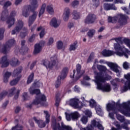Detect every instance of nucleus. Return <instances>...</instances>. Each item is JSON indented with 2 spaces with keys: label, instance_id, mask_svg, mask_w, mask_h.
Masks as SVG:
<instances>
[{
  "label": "nucleus",
  "instance_id": "obj_3",
  "mask_svg": "<svg viewBox=\"0 0 130 130\" xmlns=\"http://www.w3.org/2000/svg\"><path fill=\"white\" fill-rule=\"evenodd\" d=\"M21 30L25 31V32H21L20 36L21 38H25L28 34V29H27V27H24V22L22 20H19L15 28L12 30L11 34L12 35L18 34Z\"/></svg>",
  "mask_w": 130,
  "mask_h": 130
},
{
  "label": "nucleus",
  "instance_id": "obj_42",
  "mask_svg": "<svg viewBox=\"0 0 130 130\" xmlns=\"http://www.w3.org/2000/svg\"><path fill=\"white\" fill-rule=\"evenodd\" d=\"M80 121L83 124H87V122H88V117L85 115L82 116L80 119Z\"/></svg>",
  "mask_w": 130,
  "mask_h": 130
},
{
  "label": "nucleus",
  "instance_id": "obj_14",
  "mask_svg": "<svg viewBox=\"0 0 130 130\" xmlns=\"http://www.w3.org/2000/svg\"><path fill=\"white\" fill-rule=\"evenodd\" d=\"M66 119L68 121H71V120L74 121L78 120L79 118L81 117V114H80L78 111H75L71 113L70 114H67L65 113Z\"/></svg>",
  "mask_w": 130,
  "mask_h": 130
},
{
  "label": "nucleus",
  "instance_id": "obj_48",
  "mask_svg": "<svg viewBox=\"0 0 130 130\" xmlns=\"http://www.w3.org/2000/svg\"><path fill=\"white\" fill-rule=\"evenodd\" d=\"M11 6H12V2L8 1L4 3L3 9H8V8H9V7H11Z\"/></svg>",
  "mask_w": 130,
  "mask_h": 130
},
{
  "label": "nucleus",
  "instance_id": "obj_38",
  "mask_svg": "<svg viewBox=\"0 0 130 130\" xmlns=\"http://www.w3.org/2000/svg\"><path fill=\"white\" fill-rule=\"evenodd\" d=\"M78 47V42L75 41L72 44L70 45V47L69 48V50L70 51L76 50Z\"/></svg>",
  "mask_w": 130,
  "mask_h": 130
},
{
  "label": "nucleus",
  "instance_id": "obj_57",
  "mask_svg": "<svg viewBox=\"0 0 130 130\" xmlns=\"http://www.w3.org/2000/svg\"><path fill=\"white\" fill-rule=\"evenodd\" d=\"M84 113L85 115H87V116H89V117H90L92 116V112L89 110H85L84 111Z\"/></svg>",
  "mask_w": 130,
  "mask_h": 130
},
{
  "label": "nucleus",
  "instance_id": "obj_37",
  "mask_svg": "<svg viewBox=\"0 0 130 130\" xmlns=\"http://www.w3.org/2000/svg\"><path fill=\"white\" fill-rule=\"evenodd\" d=\"M72 16L75 20H78L81 18V14L76 10L73 11Z\"/></svg>",
  "mask_w": 130,
  "mask_h": 130
},
{
  "label": "nucleus",
  "instance_id": "obj_32",
  "mask_svg": "<svg viewBox=\"0 0 130 130\" xmlns=\"http://www.w3.org/2000/svg\"><path fill=\"white\" fill-rule=\"evenodd\" d=\"M95 109L98 115H100V116H102L103 115V112H102V108H101V106L96 104L95 106Z\"/></svg>",
  "mask_w": 130,
  "mask_h": 130
},
{
  "label": "nucleus",
  "instance_id": "obj_62",
  "mask_svg": "<svg viewBox=\"0 0 130 130\" xmlns=\"http://www.w3.org/2000/svg\"><path fill=\"white\" fill-rule=\"evenodd\" d=\"M60 101V98H59V96H56V103L55 105L56 106H58L59 105V102Z\"/></svg>",
  "mask_w": 130,
  "mask_h": 130
},
{
  "label": "nucleus",
  "instance_id": "obj_40",
  "mask_svg": "<svg viewBox=\"0 0 130 130\" xmlns=\"http://www.w3.org/2000/svg\"><path fill=\"white\" fill-rule=\"evenodd\" d=\"M46 8V5L43 4L41 8L39 13V18H40L41 17V16H42L43 14H44V12H45Z\"/></svg>",
  "mask_w": 130,
  "mask_h": 130
},
{
  "label": "nucleus",
  "instance_id": "obj_22",
  "mask_svg": "<svg viewBox=\"0 0 130 130\" xmlns=\"http://www.w3.org/2000/svg\"><path fill=\"white\" fill-rule=\"evenodd\" d=\"M37 15H38V12L34 11L32 12V14L29 16L28 20V26L29 27L33 24V23H34L35 20H36V18H37Z\"/></svg>",
  "mask_w": 130,
  "mask_h": 130
},
{
  "label": "nucleus",
  "instance_id": "obj_52",
  "mask_svg": "<svg viewBox=\"0 0 130 130\" xmlns=\"http://www.w3.org/2000/svg\"><path fill=\"white\" fill-rule=\"evenodd\" d=\"M113 124L116 126L117 129H121V126L120 125V123L116 121H114L113 123Z\"/></svg>",
  "mask_w": 130,
  "mask_h": 130
},
{
  "label": "nucleus",
  "instance_id": "obj_56",
  "mask_svg": "<svg viewBox=\"0 0 130 130\" xmlns=\"http://www.w3.org/2000/svg\"><path fill=\"white\" fill-rule=\"evenodd\" d=\"M5 33L4 28H0V40L4 39V34Z\"/></svg>",
  "mask_w": 130,
  "mask_h": 130
},
{
  "label": "nucleus",
  "instance_id": "obj_43",
  "mask_svg": "<svg viewBox=\"0 0 130 130\" xmlns=\"http://www.w3.org/2000/svg\"><path fill=\"white\" fill-rule=\"evenodd\" d=\"M44 113L45 115L46 123H49V121H50L49 117L50 116L49 115L48 112L47 111H44Z\"/></svg>",
  "mask_w": 130,
  "mask_h": 130
},
{
  "label": "nucleus",
  "instance_id": "obj_6",
  "mask_svg": "<svg viewBox=\"0 0 130 130\" xmlns=\"http://www.w3.org/2000/svg\"><path fill=\"white\" fill-rule=\"evenodd\" d=\"M94 127H98L100 130H104V128L101 124V121L100 120L95 118L93 120L91 121V124L88 125L86 127H80V130H93Z\"/></svg>",
  "mask_w": 130,
  "mask_h": 130
},
{
  "label": "nucleus",
  "instance_id": "obj_59",
  "mask_svg": "<svg viewBox=\"0 0 130 130\" xmlns=\"http://www.w3.org/2000/svg\"><path fill=\"white\" fill-rule=\"evenodd\" d=\"M121 127H122L121 129L123 128L124 129L129 130V128L127 127V124H126V123H124V124H122L121 125Z\"/></svg>",
  "mask_w": 130,
  "mask_h": 130
},
{
  "label": "nucleus",
  "instance_id": "obj_30",
  "mask_svg": "<svg viewBox=\"0 0 130 130\" xmlns=\"http://www.w3.org/2000/svg\"><path fill=\"white\" fill-rule=\"evenodd\" d=\"M15 22H16V20L14 17H10L8 18L6 21L8 28H11V27L15 24Z\"/></svg>",
  "mask_w": 130,
  "mask_h": 130
},
{
  "label": "nucleus",
  "instance_id": "obj_55",
  "mask_svg": "<svg viewBox=\"0 0 130 130\" xmlns=\"http://www.w3.org/2000/svg\"><path fill=\"white\" fill-rule=\"evenodd\" d=\"M120 82H123V79H119V78H115L112 82L111 83L117 84L120 83Z\"/></svg>",
  "mask_w": 130,
  "mask_h": 130
},
{
  "label": "nucleus",
  "instance_id": "obj_20",
  "mask_svg": "<svg viewBox=\"0 0 130 130\" xmlns=\"http://www.w3.org/2000/svg\"><path fill=\"white\" fill-rule=\"evenodd\" d=\"M0 64H1V68L9 67L10 61H9L7 56H4L0 59Z\"/></svg>",
  "mask_w": 130,
  "mask_h": 130
},
{
  "label": "nucleus",
  "instance_id": "obj_36",
  "mask_svg": "<svg viewBox=\"0 0 130 130\" xmlns=\"http://www.w3.org/2000/svg\"><path fill=\"white\" fill-rule=\"evenodd\" d=\"M29 91L30 94H31V95H34V94H36V95H39V94H40V90L38 89L34 90L33 87H31L29 88Z\"/></svg>",
  "mask_w": 130,
  "mask_h": 130
},
{
  "label": "nucleus",
  "instance_id": "obj_8",
  "mask_svg": "<svg viewBox=\"0 0 130 130\" xmlns=\"http://www.w3.org/2000/svg\"><path fill=\"white\" fill-rule=\"evenodd\" d=\"M127 17L122 14H119L117 16L114 17L109 16L108 18V22L109 23H116L117 20L119 19V22L121 25H125L126 24V19Z\"/></svg>",
  "mask_w": 130,
  "mask_h": 130
},
{
  "label": "nucleus",
  "instance_id": "obj_49",
  "mask_svg": "<svg viewBox=\"0 0 130 130\" xmlns=\"http://www.w3.org/2000/svg\"><path fill=\"white\" fill-rule=\"evenodd\" d=\"M8 95V92L4 91L0 94V101H2L6 95Z\"/></svg>",
  "mask_w": 130,
  "mask_h": 130
},
{
  "label": "nucleus",
  "instance_id": "obj_1",
  "mask_svg": "<svg viewBox=\"0 0 130 130\" xmlns=\"http://www.w3.org/2000/svg\"><path fill=\"white\" fill-rule=\"evenodd\" d=\"M117 44H114V48L115 52L109 50H104L102 52V55L104 56L108 57L111 55L116 54L118 56H125L126 58H128V55H130V51L124 46H121L120 44H122L121 38L115 39Z\"/></svg>",
  "mask_w": 130,
  "mask_h": 130
},
{
  "label": "nucleus",
  "instance_id": "obj_4",
  "mask_svg": "<svg viewBox=\"0 0 130 130\" xmlns=\"http://www.w3.org/2000/svg\"><path fill=\"white\" fill-rule=\"evenodd\" d=\"M120 100L116 103L117 106H119V111L126 116H130V101L123 103L121 105L119 104Z\"/></svg>",
  "mask_w": 130,
  "mask_h": 130
},
{
  "label": "nucleus",
  "instance_id": "obj_9",
  "mask_svg": "<svg viewBox=\"0 0 130 130\" xmlns=\"http://www.w3.org/2000/svg\"><path fill=\"white\" fill-rule=\"evenodd\" d=\"M52 127L54 130H73L71 126L66 125L63 122L61 123V127L59 123L56 122L55 119H53L52 122Z\"/></svg>",
  "mask_w": 130,
  "mask_h": 130
},
{
  "label": "nucleus",
  "instance_id": "obj_58",
  "mask_svg": "<svg viewBox=\"0 0 130 130\" xmlns=\"http://www.w3.org/2000/svg\"><path fill=\"white\" fill-rule=\"evenodd\" d=\"M29 96H28V94L26 92H24L22 94V99L25 101L26 100H28Z\"/></svg>",
  "mask_w": 130,
  "mask_h": 130
},
{
  "label": "nucleus",
  "instance_id": "obj_29",
  "mask_svg": "<svg viewBox=\"0 0 130 130\" xmlns=\"http://www.w3.org/2000/svg\"><path fill=\"white\" fill-rule=\"evenodd\" d=\"M34 120L36 122V123L38 124V125L39 127H41V128H42V127H45V123L43 122L42 120H39L37 119V117H34L33 118Z\"/></svg>",
  "mask_w": 130,
  "mask_h": 130
},
{
  "label": "nucleus",
  "instance_id": "obj_10",
  "mask_svg": "<svg viewBox=\"0 0 130 130\" xmlns=\"http://www.w3.org/2000/svg\"><path fill=\"white\" fill-rule=\"evenodd\" d=\"M67 103L68 105H70L72 107L77 109H80L82 108L83 106H85V104L81 103L80 99H79L78 97L70 99L67 102Z\"/></svg>",
  "mask_w": 130,
  "mask_h": 130
},
{
  "label": "nucleus",
  "instance_id": "obj_23",
  "mask_svg": "<svg viewBox=\"0 0 130 130\" xmlns=\"http://www.w3.org/2000/svg\"><path fill=\"white\" fill-rule=\"evenodd\" d=\"M70 14H71V10L70 8L66 7L64 10L63 13V20L65 21V22H67V21L69 20V19L70 18Z\"/></svg>",
  "mask_w": 130,
  "mask_h": 130
},
{
  "label": "nucleus",
  "instance_id": "obj_25",
  "mask_svg": "<svg viewBox=\"0 0 130 130\" xmlns=\"http://www.w3.org/2000/svg\"><path fill=\"white\" fill-rule=\"evenodd\" d=\"M50 25L51 27H54V28H57L59 27V25H60V22L57 20L56 18H53L52 19L50 22Z\"/></svg>",
  "mask_w": 130,
  "mask_h": 130
},
{
  "label": "nucleus",
  "instance_id": "obj_54",
  "mask_svg": "<svg viewBox=\"0 0 130 130\" xmlns=\"http://www.w3.org/2000/svg\"><path fill=\"white\" fill-rule=\"evenodd\" d=\"M80 4V2L78 0L74 1L71 4V6L73 7V8H75L76 7H77V6H79V4Z\"/></svg>",
  "mask_w": 130,
  "mask_h": 130
},
{
  "label": "nucleus",
  "instance_id": "obj_16",
  "mask_svg": "<svg viewBox=\"0 0 130 130\" xmlns=\"http://www.w3.org/2000/svg\"><path fill=\"white\" fill-rule=\"evenodd\" d=\"M124 78L127 80L126 83H125L123 87L121 88V92L123 93V92H126L128 90H130V73H127L124 75Z\"/></svg>",
  "mask_w": 130,
  "mask_h": 130
},
{
  "label": "nucleus",
  "instance_id": "obj_27",
  "mask_svg": "<svg viewBox=\"0 0 130 130\" xmlns=\"http://www.w3.org/2000/svg\"><path fill=\"white\" fill-rule=\"evenodd\" d=\"M104 8L106 11H109V10H114L116 11L117 8L113 4H105Z\"/></svg>",
  "mask_w": 130,
  "mask_h": 130
},
{
  "label": "nucleus",
  "instance_id": "obj_2",
  "mask_svg": "<svg viewBox=\"0 0 130 130\" xmlns=\"http://www.w3.org/2000/svg\"><path fill=\"white\" fill-rule=\"evenodd\" d=\"M111 77L109 75H104L103 73H98L95 77L94 82L96 83L97 86L96 89L100 90L102 92H110L111 91V86L109 83H105L103 85L104 83H105L106 81H108L111 79Z\"/></svg>",
  "mask_w": 130,
  "mask_h": 130
},
{
  "label": "nucleus",
  "instance_id": "obj_46",
  "mask_svg": "<svg viewBox=\"0 0 130 130\" xmlns=\"http://www.w3.org/2000/svg\"><path fill=\"white\" fill-rule=\"evenodd\" d=\"M37 36H38V35H37V34L32 33L31 36L28 39V41L29 42H33V41L35 40V38H36Z\"/></svg>",
  "mask_w": 130,
  "mask_h": 130
},
{
  "label": "nucleus",
  "instance_id": "obj_18",
  "mask_svg": "<svg viewBox=\"0 0 130 130\" xmlns=\"http://www.w3.org/2000/svg\"><path fill=\"white\" fill-rule=\"evenodd\" d=\"M44 43H45V42L42 41L39 43L36 44L35 45L34 50V53L35 54H38V53L41 52V51L42 50V46L44 45Z\"/></svg>",
  "mask_w": 130,
  "mask_h": 130
},
{
  "label": "nucleus",
  "instance_id": "obj_53",
  "mask_svg": "<svg viewBox=\"0 0 130 130\" xmlns=\"http://www.w3.org/2000/svg\"><path fill=\"white\" fill-rule=\"evenodd\" d=\"M33 78H34V73H31L28 77L27 79V84H30L33 81Z\"/></svg>",
  "mask_w": 130,
  "mask_h": 130
},
{
  "label": "nucleus",
  "instance_id": "obj_50",
  "mask_svg": "<svg viewBox=\"0 0 130 130\" xmlns=\"http://www.w3.org/2000/svg\"><path fill=\"white\" fill-rule=\"evenodd\" d=\"M47 11L48 13L50 14L51 15H52V14L54 13V11H53V8H52V7H51V6H48L47 7Z\"/></svg>",
  "mask_w": 130,
  "mask_h": 130
},
{
  "label": "nucleus",
  "instance_id": "obj_45",
  "mask_svg": "<svg viewBox=\"0 0 130 130\" xmlns=\"http://www.w3.org/2000/svg\"><path fill=\"white\" fill-rule=\"evenodd\" d=\"M57 48L58 49H63V48H64L63 43L60 41H58L57 42Z\"/></svg>",
  "mask_w": 130,
  "mask_h": 130
},
{
  "label": "nucleus",
  "instance_id": "obj_19",
  "mask_svg": "<svg viewBox=\"0 0 130 130\" xmlns=\"http://www.w3.org/2000/svg\"><path fill=\"white\" fill-rule=\"evenodd\" d=\"M97 19L96 15L94 14H89L87 15L84 20L85 24H93Z\"/></svg>",
  "mask_w": 130,
  "mask_h": 130
},
{
  "label": "nucleus",
  "instance_id": "obj_60",
  "mask_svg": "<svg viewBox=\"0 0 130 130\" xmlns=\"http://www.w3.org/2000/svg\"><path fill=\"white\" fill-rule=\"evenodd\" d=\"M20 90H17V91L16 93H15V95L14 97V99H15V100H17V99H18V98H19V95L20 94Z\"/></svg>",
  "mask_w": 130,
  "mask_h": 130
},
{
  "label": "nucleus",
  "instance_id": "obj_33",
  "mask_svg": "<svg viewBox=\"0 0 130 130\" xmlns=\"http://www.w3.org/2000/svg\"><path fill=\"white\" fill-rule=\"evenodd\" d=\"M11 76H12L11 72H7L4 74L3 75L4 83H8L9 82V79H10Z\"/></svg>",
  "mask_w": 130,
  "mask_h": 130
},
{
  "label": "nucleus",
  "instance_id": "obj_7",
  "mask_svg": "<svg viewBox=\"0 0 130 130\" xmlns=\"http://www.w3.org/2000/svg\"><path fill=\"white\" fill-rule=\"evenodd\" d=\"M16 44V41L14 39H11L6 42L5 44L2 45L1 49H0V52L3 54H8L10 52L11 47Z\"/></svg>",
  "mask_w": 130,
  "mask_h": 130
},
{
  "label": "nucleus",
  "instance_id": "obj_61",
  "mask_svg": "<svg viewBox=\"0 0 130 130\" xmlns=\"http://www.w3.org/2000/svg\"><path fill=\"white\" fill-rule=\"evenodd\" d=\"M23 127L22 126H20L19 125H17L15 126V127H12V130H22V128Z\"/></svg>",
  "mask_w": 130,
  "mask_h": 130
},
{
  "label": "nucleus",
  "instance_id": "obj_47",
  "mask_svg": "<svg viewBox=\"0 0 130 130\" xmlns=\"http://www.w3.org/2000/svg\"><path fill=\"white\" fill-rule=\"evenodd\" d=\"M18 90H20L19 89H17L16 87H13L9 90V93L10 95H14V94H16Z\"/></svg>",
  "mask_w": 130,
  "mask_h": 130
},
{
  "label": "nucleus",
  "instance_id": "obj_31",
  "mask_svg": "<svg viewBox=\"0 0 130 130\" xmlns=\"http://www.w3.org/2000/svg\"><path fill=\"white\" fill-rule=\"evenodd\" d=\"M25 43H26V41H25V40L21 41L22 47L19 50V52L21 53H24V52H27V51H28V47H24V45H25Z\"/></svg>",
  "mask_w": 130,
  "mask_h": 130
},
{
  "label": "nucleus",
  "instance_id": "obj_11",
  "mask_svg": "<svg viewBox=\"0 0 130 130\" xmlns=\"http://www.w3.org/2000/svg\"><path fill=\"white\" fill-rule=\"evenodd\" d=\"M22 71H23V68L22 67H19L14 70L13 77L16 78L10 82V84L11 86H15V85L18 84V82H19L20 79H21V75L20 74L22 73Z\"/></svg>",
  "mask_w": 130,
  "mask_h": 130
},
{
  "label": "nucleus",
  "instance_id": "obj_17",
  "mask_svg": "<svg viewBox=\"0 0 130 130\" xmlns=\"http://www.w3.org/2000/svg\"><path fill=\"white\" fill-rule=\"evenodd\" d=\"M45 101H46V97L45 95L42 94L41 95L39 98H36V100L32 102V104H34L35 105L41 104V105L44 106Z\"/></svg>",
  "mask_w": 130,
  "mask_h": 130
},
{
  "label": "nucleus",
  "instance_id": "obj_34",
  "mask_svg": "<svg viewBox=\"0 0 130 130\" xmlns=\"http://www.w3.org/2000/svg\"><path fill=\"white\" fill-rule=\"evenodd\" d=\"M31 7V10L32 11L34 10H36L37 8L39 7L38 2H37V0H32V2L31 3V5H30Z\"/></svg>",
  "mask_w": 130,
  "mask_h": 130
},
{
  "label": "nucleus",
  "instance_id": "obj_26",
  "mask_svg": "<svg viewBox=\"0 0 130 130\" xmlns=\"http://www.w3.org/2000/svg\"><path fill=\"white\" fill-rule=\"evenodd\" d=\"M107 111H114L115 107V103L114 102H111L107 104Z\"/></svg>",
  "mask_w": 130,
  "mask_h": 130
},
{
  "label": "nucleus",
  "instance_id": "obj_21",
  "mask_svg": "<svg viewBox=\"0 0 130 130\" xmlns=\"http://www.w3.org/2000/svg\"><path fill=\"white\" fill-rule=\"evenodd\" d=\"M98 69L100 70V72H100V73H95V76H97V74H103L106 77V76H108V75L107 74L108 72H109V70L107 69V68H106L105 66L103 65H98L97 66Z\"/></svg>",
  "mask_w": 130,
  "mask_h": 130
},
{
  "label": "nucleus",
  "instance_id": "obj_35",
  "mask_svg": "<svg viewBox=\"0 0 130 130\" xmlns=\"http://www.w3.org/2000/svg\"><path fill=\"white\" fill-rule=\"evenodd\" d=\"M10 63L12 67H16L20 64V62L19 60H18L17 58H13L10 61Z\"/></svg>",
  "mask_w": 130,
  "mask_h": 130
},
{
  "label": "nucleus",
  "instance_id": "obj_39",
  "mask_svg": "<svg viewBox=\"0 0 130 130\" xmlns=\"http://www.w3.org/2000/svg\"><path fill=\"white\" fill-rule=\"evenodd\" d=\"M95 32L96 30L95 29H90L87 32V36H88L89 38H93Z\"/></svg>",
  "mask_w": 130,
  "mask_h": 130
},
{
  "label": "nucleus",
  "instance_id": "obj_5",
  "mask_svg": "<svg viewBox=\"0 0 130 130\" xmlns=\"http://www.w3.org/2000/svg\"><path fill=\"white\" fill-rule=\"evenodd\" d=\"M85 74V71L82 70V66L80 64L76 65V71L74 70L70 75V77L73 78L74 82L78 81L79 79Z\"/></svg>",
  "mask_w": 130,
  "mask_h": 130
},
{
  "label": "nucleus",
  "instance_id": "obj_44",
  "mask_svg": "<svg viewBox=\"0 0 130 130\" xmlns=\"http://www.w3.org/2000/svg\"><path fill=\"white\" fill-rule=\"evenodd\" d=\"M116 118L120 121V122H124L125 121V119H124V117L120 115V114H116Z\"/></svg>",
  "mask_w": 130,
  "mask_h": 130
},
{
  "label": "nucleus",
  "instance_id": "obj_13",
  "mask_svg": "<svg viewBox=\"0 0 130 130\" xmlns=\"http://www.w3.org/2000/svg\"><path fill=\"white\" fill-rule=\"evenodd\" d=\"M57 64V56H54L51 57V61L46 60L44 62V66L47 69H52L54 66Z\"/></svg>",
  "mask_w": 130,
  "mask_h": 130
},
{
  "label": "nucleus",
  "instance_id": "obj_12",
  "mask_svg": "<svg viewBox=\"0 0 130 130\" xmlns=\"http://www.w3.org/2000/svg\"><path fill=\"white\" fill-rule=\"evenodd\" d=\"M68 73H69V68H64L62 69L60 75L58 78L56 82V83H55L56 88H58V87L60 86V84H61L60 80H64V79H66V78H67V76H68Z\"/></svg>",
  "mask_w": 130,
  "mask_h": 130
},
{
  "label": "nucleus",
  "instance_id": "obj_64",
  "mask_svg": "<svg viewBox=\"0 0 130 130\" xmlns=\"http://www.w3.org/2000/svg\"><path fill=\"white\" fill-rule=\"evenodd\" d=\"M123 67L124 69H125V70H127V69H128V68H129L128 62H124L123 64Z\"/></svg>",
  "mask_w": 130,
  "mask_h": 130
},
{
  "label": "nucleus",
  "instance_id": "obj_51",
  "mask_svg": "<svg viewBox=\"0 0 130 130\" xmlns=\"http://www.w3.org/2000/svg\"><path fill=\"white\" fill-rule=\"evenodd\" d=\"M89 106L93 108V107H95L97 104L96 103V102L93 99L90 100V101L89 102Z\"/></svg>",
  "mask_w": 130,
  "mask_h": 130
},
{
  "label": "nucleus",
  "instance_id": "obj_28",
  "mask_svg": "<svg viewBox=\"0 0 130 130\" xmlns=\"http://www.w3.org/2000/svg\"><path fill=\"white\" fill-rule=\"evenodd\" d=\"M30 11H32L31 10V6L27 5L26 8V9L22 12L23 16L25 18L29 17V15H30Z\"/></svg>",
  "mask_w": 130,
  "mask_h": 130
},
{
  "label": "nucleus",
  "instance_id": "obj_24",
  "mask_svg": "<svg viewBox=\"0 0 130 130\" xmlns=\"http://www.w3.org/2000/svg\"><path fill=\"white\" fill-rule=\"evenodd\" d=\"M8 16H9V10H8V9H4V10H3L1 13L0 20L2 22H5Z\"/></svg>",
  "mask_w": 130,
  "mask_h": 130
},
{
  "label": "nucleus",
  "instance_id": "obj_41",
  "mask_svg": "<svg viewBox=\"0 0 130 130\" xmlns=\"http://www.w3.org/2000/svg\"><path fill=\"white\" fill-rule=\"evenodd\" d=\"M92 5L93 8L95 9L98 8L100 5V0H92Z\"/></svg>",
  "mask_w": 130,
  "mask_h": 130
},
{
  "label": "nucleus",
  "instance_id": "obj_15",
  "mask_svg": "<svg viewBox=\"0 0 130 130\" xmlns=\"http://www.w3.org/2000/svg\"><path fill=\"white\" fill-rule=\"evenodd\" d=\"M107 64L109 67V68H110L112 71L117 73V77H119L120 76V74H121V69L120 67H118L117 64L112 62H108L107 63Z\"/></svg>",
  "mask_w": 130,
  "mask_h": 130
},
{
  "label": "nucleus",
  "instance_id": "obj_63",
  "mask_svg": "<svg viewBox=\"0 0 130 130\" xmlns=\"http://www.w3.org/2000/svg\"><path fill=\"white\" fill-rule=\"evenodd\" d=\"M54 42V40L53 39V38H50L49 39L48 42V45H51Z\"/></svg>",
  "mask_w": 130,
  "mask_h": 130
}]
</instances>
